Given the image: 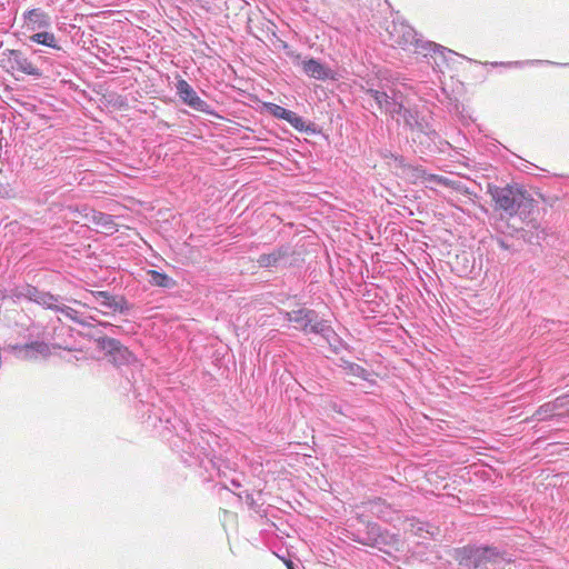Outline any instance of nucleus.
<instances>
[{
  "mask_svg": "<svg viewBox=\"0 0 569 569\" xmlns=\"http://www.w3.org/2000/svg\"><path fill=\"white\" fill-rule=\"evenodd\" d=\"M386 32L390 46L401 48L415 46L417 52L427 58V62L436 71H441L442 66L447 63V54H456L452 50L436 42L419 39L415 29L403 21L393 20L387 26Z\"/></svg>",
  "mask_w": 569,
  "mask_h": 569,
  "instance_id": "nucleus-1",
  "label": "nucleus"
},
{
  "mask_svg": "<svg viewBox=\"0 0 569 569\" xmlns=\"http://www.w3.org/2000/svg\"><path fill=\"white\" fill-rule=\"evenodd\" d=\"M453 559L467 569H503L509 562L496 547L467 545L453 549Z\"/></svg>",
  "mask_w": 569,
  "mask_h": 569,
  "instance_id": "nucleus-2",
  "label": "nucleus"
},
{
  "mask_svg": "<svg viewBox=\"0 0 569 569\" xmlns=\"http://www.w3.org/2000/svg\"><path fill=\"white\" fill-rule=\"evenodd\" d=\"M284 320L295 325L296 329L303 331L305 333H317L320 335L332 347L337 353L340 347H345L342 340L333 331L327 320L319 319L317 311L307 308H300L292 311L283 312Z\"/></svg>",
  "mask_w": 569,
  "mask_h": 569,
  "instance_id": "nucleus-3",
  "label": "nucleus"
},
{
  "mask_svg": "<svg viewBox=\"0 0 569 569\" xmlns=\"http://www.w3.org/2000/svg\"><path fill=\"white\" fill-rule=\"evenodd\" d=\"M488 192L492 197L496 208L502 210L509 217L518 214L521 209L526 210L532 201L527 192L516 184L489 186Z\"/></svg>",
  "mask_w": 569,
  "mask_h": 569,
  "instance_id": "nucleus-4",
  "label": "nucleus"
},
{
  "mask_svg": "<svg viewBox=\"0 0 569 569\" xmlns=\"http://www.w3.org/2000/svg\"><path fill=\"white\" fill-rule=\"evenodd\" d=\"M3 298H9L12 301L28 300L43 308L50 307L53 301L60 300V296L39 290L37 287L29 283L14 284L7 291Z\"/></svg>",
  "mask_w": 569,
  "mask_h": 569,
  "instance_id": "nucleus-5",
  "label": "nucleus"
},
{
  "mask_svg": "<svg viewBox=\"0 0 569 569\" xmlns=\"http://www.w3.org/2000/svg\"><path fill=\"white\" fill-rule=\"evenodd\" d=\"M366 529L365 533L357 535L353 540L365 546L378 548L379 550H382L386 546H392L397 541L396 535L383 530L375 522H368Z\"/></svg>",
  "mask_w": 569,
  "mask_h": 569,
  "instance_id": "nucleus-6",
  "label": "nucleus"
},
{
  "mask_svg": "<svg viewBox=\"0 0 569 569\" xmlns=\"http://www.w3.org/2000/svg\"><path fill=\"white\" fill-rule=\"evenodd\" d=\"M96 343L100 350L110 357L116 366L127 365L133 359V355L129 349L117 339L100 336L96 338Z\"/></svg>",
  "mask_w": 569,
  "mask_h": 569,
  "instance_id": "nucleus-7",
  "label": "nucleus"
},
{
  "mask_svg": "<svg viewBox=\"0 0 569 569\" xmlns=\"http://www.w3.org/2000/svg\"><path fill=\"white\" fill-rule=\"evenodd\" d=\"M177 93L182 102L196 111L210 113V106L202 100L196 90L184 80L179 79L176 84Z\"/></svg>",
  "mask_w": 569,
  "mask_h": 569,
  "instance_id": "nucleus-8",
  "label": "nucleus"
},
{
  "mask_svg": "<svg viewBox=\"0 0 569 569\" xmlns=\"http://www.w3.org/2000/svg\"><path fill=\"white\" fill-rule=\"evenodd\" d=\"M3 56L8 57V62L13 70L36 78H40L42 76L41 70L36 67L21 51L6 50Z\"/></svg>",
  "mask_w": 569,
  "mask_h": 569,
  "instance_id": "nucleus-9",
  "label": "nucleus"
},
{
  "mask_svg": "<svg viewBox=\"0 0 569 569\" xmlns=\"http://www.w3.org/2000/svg\"><path fill=\"white\" fill-rule=\"evenodd\" d=\"M301 67L305 74L316 80L326 81L335 79V72L318 59H305L301 61Z\"/></svg>",
  "mask_w": 569,
  "mask_h": 569,
  "instance_id": "nucleus-10",
  "label": "nucleus"
},
{
  "mask_svg": "<svg viewBox=\"0 0 569 569\" xmlns=\"http://www.w3.org/2000/svg\"><path fill=\"white\" fill-rule=\"evenodd\" d=\"M292 251L290 246H280L270 253L260 254L257 262L262 268L277 267L288 259Z\"/></svg>",
  "mask_w": 569,
  "mask_h": 569,
  "instance_id": "nucleus-11",
  "label": "nucleus"
},
{
  "mask_svg": "<svg viewBox=\"0 0 569 569\" xmlns=\"http://www.w3.org/2000/svg\"><path fill=\"white\" fill-rule=\"evenodd\" d=\"M408 522V530L419 537V538H432L435 539L440 533V529L437 526H433L429 522L421 521L418 518H409L407 520Z\"/></svg>",
  "mask_w": 569,
  "mask_h": 569,
  "instance_id": "nucleus-12",
  "label": "nucleus"
},
{
  "mask_svg": "<svg viewBox=\"0 0 569 569\" xmlns=\"http://www.w3.org/2000/svg\"><path fill=\"white\" fill-rule=\"evenodd\" d=\"M422 179H423V182L427 183L426 184L427 188L432 189V184H438V186H442V187H446V188H449V189H452V190H456L459 192L466 191L463 188V184L460 180H453V179H450L445 176L428 173V172L423 171Z\"/></svg>",
  "mask_w": 569,
  "mask_h": 569,
  "instance_id": "nucleus-13",
  "label": "nucleus"
},
{
  "mask_svg": "<svg viewBox=\"0 0 569 569\" xmlns=\"http://www.w3.org/2000/svg\"><path fill=\"white\" fill-rule=\"evenodd\" d=\"M86 218L90 223L102 228L106 233H113L114 231H117V224L111 214L91 209L86 214Z\"/></svg>",
  "mask_w": 569,
  "mask_h": 569,
  "instance_id": "nucleus-14",
  "label": "nucleus"
},
{
  "mask_svg": "<svg viewBox=\"0 0 569 569\" xmlns=\"http://www.w3.org/2000/svg\"><path fill=\"white\" fill-rule=\"evenodd\" d=\"M403 121L406 126H408L412 130H417L421 133H425L428 137L437 136L436 130L432 129L428 122L420 121L416 113L411 110H405Z\"/></svg>",
  "mask_w": 569,
  "mask_h": 569,
  "instance_id": "nucleus-15",
  "label": "nucleus"
},
{
  "mask_svg": "<svg viewBox=\"0 0 569 569\" xmlns=\"http://www.w3.org/2000/svg\"><path fill=\"white\" fill-rule=\"evenodd\" d=\"M23 17L29 24H32V29H46L51 24L49 14L41 9L28 10Z\"/></svg>",
  "mask_w": 569,
  "mask_h": 569,
  "instance_id": "nucleus-16",
  "label": "nucleus"
},
{
  "mask_svg": "<svg viewBox=\"0 0 569 569\" xmlns=\"http://www.w3.org/2000/svg\"><path fill=\"white\" fill-rule=\"evenodd\" d=\"M369 510L373 516L385 521H390L392 519V508L381 498L370 501Z\"/></svg>",
  "mask_w": 569,
  "mask_h": 569,
  "instance_id": "nucleus-17",
  "label": "nucleus"
},
{
  "mask_svg": "<svg viewBox=\"0 0 569 569\" xmlns=\"http://www.w3.org/2000/svg\"><path fill=\"white\" fill-rule=\"evenodd\" d=\"M147 274L148 281L151 286L164 289H172L177 286V281L163 272L157 270H148Z\"/></svg>",
  "mask_w": 569,
  "mask_h": 569,
  "instance_id": "nucleus-18",
  "label": "nucleus"
},
{
  "mask_svg": "<svg viewBox=\"0 0 569 569\" xmlns=\"http://www.w3.org/2000/svg\"><path fill=\"white\" fill-rule=\"evenodd\" d=\"M381 110L390 114L392 118L396 116H401L403 118L405 110L408 109L403 107L401 96H398V93L393 92L392 96H389Z\"/></svg>",
  "mask_w": 569,
  "mask_h": 569,
  "instance_id": "nucleus-19",
  "label": "nucleus"
},
{
  "mask_svg": "<svg viewBox=\"0 0 569 569\" xmlns=\"http://www.w3.org/2000/svg\"><path fill=\"white\" fill-rule=\"evenodd\" d=\"M339 361H340L339 367L342 368V370L346 372V375L357 377V378H360L366 381L369 380L370 373L363 367H361L357 363H353L351 361H348L343 358H340Z\"/></svg>",
  "mask_w": 569,
  "mask_h": 569,
  "instance_id": "nucleus-20",
  "label": "nucleus"
},
{
  "mask_svg": "<svg viewBox=\"0 0 569 569\" xmlns=\"http://www.w3.org/2000/svg\"><path fill=\"white\" fill-rule=\"evenodd\" d=\"M29 39L32 42L43 44L46 47H50L56 50L61 49V47L59 46V43L56 39V36L52 32H48V31L37 32V33H33L32 36H30Z\"/></svg>",
  "mask_w": 569,
  "mask_h": 569,
  "instance_id": "nucleus-21",
  "label": "nucleus"
},
{
  "mask_svg": "<svg viewBox=\"0 0 569 569\" xmlns=\"http://www.w3.org/2000/svg\"><path fill=\"white\" fill-rule=\"evenodd\" d=\"M62 297H60L59 301H53L50 307H46L47 309L54 310L70 318L74 322L84 325V322L79 318V312L71 307L64 306L61 303Z\"/></svg>",
  "mask_w": 569,
  "mask_h": 569,
  "instance_id": "nucleus-22",
  "label": "nucleus"
},
{
  "mask_svg": "<svg viewBox=\"0 0 569 569\" xmlns=\"http://www.w3.org/2000/svg\"><path fill=\"white\" fill-rule=\"evenodd\" d=\"M91 295L101 307L110 310H113L112 305L116 303L117 299L119 298V296L111 295L108 291H92Z\"/></svg>",
  "mask_w": 569,
  "mask_h": 569,
  "instance_id": "nucleus-23",
  "label": "nucleus"
},
{
  "mask_svg": "<svg viewBox=\"0 0 569 569\" xmlns=\"http://www.w3.org/2000/svg\"><path fill=\"white\" fill-rule=\"evenodd\" d=\"M556 416L560 417L561 413H557V411L555 410V406L551 405L550 401L540 406L533 415L535 419L539 421L547 420L548 418H552Z\"/></svg>",
  "mask_w": 569,
  "mask_h": 569,
  "instance_id": "nucleus-24",
  "label": "nucleus"
},
{
  "mask_svg": "<svg viewBox=\"0 0 569 569\" xmlns=\"http://www.w3.org/2000/svg\"><path fill=\"white\" fill-rule=\"evenodd\" d=\"M287 121L298 131L308 132L310 127L306 124V121L302 117L298 116L296 112L291 111L289 119Z\"/></svg>",
  "mask_w": 569,
  "mask_h": 569,
  "instance_id": "nucleus-25",
  "label": "nucleus"
},
{
  "mask_svg": "<svg viewBox=\"0 0 569 569\" xmlns=\"http://www.w3.org/2000/svg\"><path fill=\"white\" fill-rule=\"evenodd\" d=\"M367 94H369L376 101L380 110L383 108L385 102L389 98L387 92L380 91L378 89H368Z\"/></svg>",
  "mask_w": 569,
  "mask_h": 569,
  "instance_id": "nucleus-26",
  "label": "nucleus"
},
{
  "mask_svg": "<svg viewBox=\"0 0 569 569\" xmlns=\"http://www.w3.org/2000/svg\"><path fill=\"white\" fill-rule=\"evenodd\" d=\"M113 312H119L121 315H128L132 308V306L127 301L123 296H119L117 302L112 305Z\"/></svg>",
  "mask_w": 569,
  "mask_h": 569,
  "instance_id": "nucleus-27",
  "label": "nucleus"
},
{
  "mask_svg": "<svg viewBox=\"0 0 569 569\" xmlns=\"http://www.w3.org/2000/svg\"><path fill=\"white\" fill-rule=\"evenodd\" d=\"M269 110L273 117H276L278 119H283L286 121H287V119H289V116L291 113V110L286 109L283 107L274 104V103L270 104Z\"/></svg>",
  "mask_w": 569,
  "mask_h": 569,
  "instance_id": "nucleus-28",
  "label": "nucleus"
},
{
  "mask_svg": "<svg viewBox=\"0 0 569 569\" xmlns=\"http://www.w3.org/2000/svg\"><path fill=\"white\" fill-rule=\"evenodd\" d=\"M23 349L26 350L27 353H29V351H36L37 353H43L47 351L48 347L43 342H31L29 345H26L23 347Z\"/></svg>",
  "mask_w": 569,
  "mask_h": 569,
  "instance_id": "nucleus-29",
  "label": "nucleus"
},
{
  "mask_svg": "<svg viewBox=\"0 0 569 569\" xmlns=\"http://www.w3.org/2000/svg\"><path fill=\"white\" fill-rule=\"evenodd\" d=\"M550 403L555 406L556 411L567 408L569 407V395L558 397L553 401H550Z\"/></svg>",
  "mask_w": 569,
  "mask_h": 569,
  "instance_id": "nucleus-30",
  "label": "nucleus"
},
{
  "mask_svg": "<svg viewBox=\"0 0 569 569\" xmlns=\"http://www.w3.org/2000/svg\"><path fill=\"white\" fill-rule=\"evenodd\" d=\"M246 499H247V502H248L250 506H252V505H253L254 500H253V497H252V495H251V493H247Z\"/></svg>",
  "mask_w": 569,
  "mask_h": 569,
  "instance_id": "nucleus-31",
  "label": "nucleus"
},
{
  "mask_svg": "<svg viewBox=\"0 0 569 569\" xmlns=\"http://www.w3.org/2000/svg\"><path fill=\"white\" fill-rule=\"evenodd\" d=\"M192 442H193V439H190V440H189V442H188V445H187V449H186V450H187V451H190V452H192V453H194V452L192 451V447H191Z\"/></svg>",
  "mask_w": 569,
  "mask_h": 569,
  "instance_id": "nucleus-32",
  "label": "nucleus"
},
{
  "mask_svg": "<svg viewBox=\"0 0 569 569\" xmlns=\"http://www.w3.org/2000/svg\"><path fill=\"white\" fill-rule=\"evenodd\" d=\"M100 326H103V327H110L112 328L113 326L109 322H100Z\"/></svg>",
  "mask_w": 569,
  "mask_h": 569,
  "instance_id": "nucleus-33",
  "label": "nucleus"
},
{
  "mask_svg": "<svg viewBox=\"0 0 569 569\" xmlns=\"http://www.w3.org/2000/svg\"><path fill=\"white\" fill-rule=\"evenodd\" d=\"M231 483H232V486H234L237 488L240 487V482L237 480H232Z\"/></svg>",
  "mask_w": 569,
  "mask_h": 569,
  "instance_id": "nucleus-34",
  "label": "nucleus"
},
{
  "mask_svg": "<svg viewBox=\"0 0 569 569\" xmlns=\"http://www.w3.org/2000/svg\"><path fill=\"white\" fill-rule=\"evenodd\" d=\"M297 60H300L301 59V56L300 54H296L295 56Z\"/></svg>",
  "mask_w": 569,
  "mask_h": 569,
  "instance_id": "nucleus-35",
  "label": "nucleus"
},
{
  "mask_svg": "<svg viewBox=\"0 0 569 569\" xmlns=\"http://www.w3.org/2000/svg\"><path fill=\"white\" fill-rule=\"evenodd\" d=\"M184 432H186L188 436H190V437L192 436V435H191V432H190L189 430H186Z\"/></svg>",
  "mask_w": 569,
  "mask_h": 569,
  "instance_id": "nucleus-36",
  "label": "nucleus"
},
{
  "mask_svg": "<svg viewBox=\"0 0 569 569\" xmlns=\"http://www.w3.org/2000/svg\"><path fill=\"white\" fill-rule=\"evenodd\" d=\"M288 568L289 569H293L292 563L288 565Z\"/></svg>",
  "mask_w": 569,
  "mask_h": 569,
  "instance_id": "nucleus-37",
  "label": "nucleus"
}]
</instances>
